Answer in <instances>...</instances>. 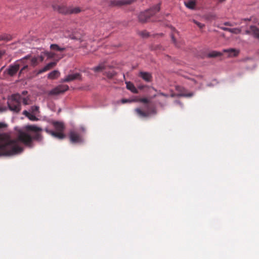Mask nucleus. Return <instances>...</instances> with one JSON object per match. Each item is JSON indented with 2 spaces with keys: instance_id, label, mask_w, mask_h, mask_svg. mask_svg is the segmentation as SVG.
<instances>
[{
  "instance_id": "473e14b6",
  "label": "nucleus",
  "mask_w": 259,
  "mask_h": 259,
  "mask_svg": "<svg viewBox=\"0 0 259 259\" xmlns=\"http://www.w3.org/2000/svg\"><path fill=\"white\" fill-rule=\"evenodd\" d=\"M37 59H38V61L39 62V63L40 62H42L44 60V58L45 57L42 55H40V56H38L37 57H36Z\"/></svg>"
},
{
  "instance_id": "9d476101",
  "label": "nucleus",
  "mask_w": 259,
  "mask_h": 259,
  "mask_svg": "<svg viewBox=\"0 0 259 259\" xmlns=\"http://www.w3.org/2000/svg\"><path fill=\"white\" fill-rule=\"evenodd\" d=\"M69 89V87L66 84H61L58 85L56 88L51 90L50 92V94L51 95H58L61 93H63Z\"/></svg>"
},
{
  "instance_id": "37998d69",
  "label": "nucleus",
  "mask_w": 259,
  "mask_h": 259,
  "mask_svg": "<svg viewBox=\"0 0 259 259\" xmlns=\"http://www.w3.org/2000/svg\"><path fill=\"white\" fill-rule=\"evenodd\" d=\"M223 29L224 30H225V31H227L230 32L231 28H228V27H224V28H223Z\"/></svg>"
},
{
  "instance_id": "423d86ee",
  "label": "nucleus",
  "mask_w": 259,
  "mask_h": 259,
  "mask_svg": "<svg viewBox=\"0 0 259 259\" xmlns=\"http://www.w3.org/2000/svg\"><path fill=\"white\" fill-rule=\"evenodd\" d=\"M136 0H106L107 4L112 7H120L134 3Z\"/></svg>"
},
{
  "instance_id": "de8ad7c7",
  "label": "nucleus",
  "mask_w": 259,
  "mask_h": 259,
  "mask_svg": "<svg viewBox=\"0 0 259 259\" xmlns=\"http://www.w3.org/2000/svg\"><path fill=\"white\" fill-rule=\"evenodd\" d=\"M170 96H171V97H175V95H174V94H171Z\"/></svg>"
},
{
  "instance_id": "412c9836",
  "label": "nucleus",
  "mask_w": 259,
  "mask_h": 259,
  "mask_svg": "<svg viewBox=\"0 0 259 259\" xmlns=\"http://www.w3.org/2000/svg\"><path fill=\"white\" fill-rule=\"evenodd\" d=\"M60 75V72L58 70H54L50 72L48 76V78L54 79L57 78Z\"/></svg>"
},
{
  "instance_id": "4be33fe9",
  "label": "nucleus",
  "mask_w": 259,
  "mask_h": 259,
  "mask_svg": "<svg viewBox=\"0 0 259 259\" xmlns=\"http://www.w3.org/2000/svg\"><path fill=\"white\" fill-rule=\"evenodd\" d=\"M185 6L190 9H194L196 6V3L193 0L189 1L187 2H185Z\"/></svg>"
},
{
  "instance_id": "f704fd0d",
  "label": "nucleus",
  "mask_w": 259,
  "mask_h": 259,
  "mask_svg": "<svg viewBox=\"0 0 259 259\" xmlns=\"http://www.w3.org/2000/svg\"><path fill=\"white\" fill-rule=\"evenodd\" d=\"M28 100L29 99L27 98H22V102L24 105H28L29 104Z\"/></svg>"
},
{
  "instance_id": "09e8293b",
  "label": "nucleus",
  "mask_w": 259,
  "mask_h": 259,
  "mask_svg": "<svg viewBox=\"0 0 259 259\" xmlns=\"http://www.w3.org/2000/svg\"><path fill=\"white\" fill-rule=\"evenodd\" d=\"M152 89H153V90H154L155 92H157V91L155 89H154V88H152Z\"/></svg>"
},
{
  "instance_id": "39448f33",
  "label": "nucleus",
  "mask_w": 259,
  "mask_h": 259,
  "mask_svg": "<svg viewBox=\"0 0 259 259\" xmlns=\"http://www.w3.org/2000/svg\"><path fill=\"white\" fill-rule=\"evenodd\" d=\"M30 60V65L33 67L39 64L38 59H37L36 57H31L30 55L26 56L20 60V62L23 64V66L19 71V75L25 72H27L29 70L28 66L26 63V60Z\"/></svg>"
},
{
  "instance_id": "6ab92c4d",
  "label": "nucleus",
  "mask_w": 259,
  "mask_h": 259,
  "mask_svg": "<svg viewBox=\"0 0 259 259\" xmlns=\"http://www.w3.org/2000/svg\"><path fill=\"white\" fill-rule=\"evenodd\" d=\"M126 88L134 93H138V90L134 85V84L131 82H126Z\"/></svg>"
},
{
  "instance_id": "cd10ccee",
  "label": "nucleus",
  "mask_w": 259,
  "mask_h": 259,
  "mask_svg": "<svg viewBox=\"0 0 259 259\" xmlns=\"http://www.w3.org/2000/svg\"><path fill=\"white\" fill-rule=\"evenodd\" d=\"M31 112L34 114H36L39 112V107L37 106H33L31 107Z\"/></svg>"
},
{
  "instance_id": "49530a36",
  "label": "nucleus",
  "mask_w": 259,
  "mask_h": 259,
  "mask_svg": "<svg viewBox=\"0 0 259 259\" xmlns=\"http://www.w3.org/2000/svg\"><path fill=\"white\" fill-rule=\"evenodd\" d=\"M157 96V95H156V94H155V95H153V96L152 97V98H155Z\"/></svg>"
},
{
  "instance_id": "4c0bfd02",
  "label": "nucleus",
  "mask_w": 259,
  "mask_h": 259,
  "mask_svg": "<svg viewBox=\"0 0 259 259\" xmlns=\"http://www.w3.org/2000/svg\"><path fill=\"white\" fill-rule=\"evenodd\" d=\"M121 101V103H123V104H124V103H126L132 102L131 100H130L128 99H122Z\"/></svg>"
},
{
  "instance_id": "b1692460",
  "label": "nucleus",
  "mask_w": 259,
  "mask_h": 259,
  "mask_svg": "<svg viewBox=\"0 0 259 259\" xmlns=\"http://www.w3.org/2000/svg\"><path fill=\"white\" fill-rule=\"evenodd\" d=\"M224 52L230 53V55H232L233 56H236L239 54V51L234 49L224 50Z\"/></svg>"
},
{
  "instance_id": "f257e3e1",
  "label": "nucleus",
  "mask_w": 259,
  "mask_h": 259,
  "mask_svg": "<svg viewBox=\"0 0 259 259\" xmlns=\"http://www.w3.org/2000/svg\"><path fill=\"white\" fill-rule=\"evenodd\" d=\"M33 139L41 141L42 136L40 134L36 133L32 138L28 134L21 132L16 140L12 139L7 134H0V156H10L20 153L23 149L20 146L19 141L26 146H31Z\"/></svg>"
},
{
  "instance_id": "8fccbe9b",
  "label": "nucleus",
  "mask_w": 259,
  "mask_h": 259,
  "mask_svg": "<svg viewBox=\"0 0 259 259\" xmlns=\"http://www.w3.org/2000/svg\"><path fill=\"white\" fill-rule=\"evenodd\" d=\"M225 1V0H220V2H222Z\"/></svg>"
},
{
  "instance_id": "4468645a",
  "label": "nucleus",
  "mask_w": 259,
  "mask_h": 259,
  "mask_svg": "<svg viewBox=\"0 0 259 259\" xmlns=\"http://www.w3.org/2000/svg\"><path fill=\"white\" fill-rule=\"evenodd\" d=\"M57 64V62H52L46 65L44 68L39 70L37 73V74H40L45 72L48 70H49L51 68L54 67Z\"/></svg>"
},
{
  "instance_id": "f03ea898",
  "label": "nucleus",
  "mask_w": 259,
  "mask_h": 259,
  "mask_svg": "<svg viewBox=\"0 0 259 259\" xmlns=\"http://www.w3.org/2000/svg\"><path fill=\"white\" fill-rule=\"evenodd\" d=\"M22 97L20 95H12L8 99L7 104L9 110L18 113L21 109Z\"/></svg>"
},
{
  "instance_id": "a878e982",
  "label": "nucleus",
  "mask_w": 259,
  "mask_h": 259,
  "mask_svg": "<svg viewBox=\"0 0 259 259\" xmlns=\"http://www.w3.org/2000/svg\"><path fill=\"white\" fill-rule=\"evenodd\" d=\"M44 55L48 57L49 59L54 58L56 57H57V55L54 52H46L44 53Z\"/></svg>"
},
{
  "instance_id": "9b49d317",
  "label": "nucleus",
  "mask_w": 259,
  "mask_h": 259,
  "mask_svg": "<svg viewBox=\"0 0 259 259\" xmlns=\"http://www.w3.org/2000/svg\"><path fill=\"white\" fill-rule=\"evenodd\" d=\"M75 79L81 80V75L79 73H75L67 75L65 78L62 79V82H69Z\"/></svg>"
},
{
  "instance_id": "7ed1b4c3",
  "label": "nucleus",
  "mask_w": 259,
  "mask_h": 259,
  "mask_svg": "<svg viewBox=\"0 0 259 259\" xmlns=\"http://www.w3.org/2000/svg\"><path fill=\"white\" fill-rule=\"evenodd\" d=\"M53 125L56 132L49 130L48 128H46L45 131L57 139H63L65 137V135L63 133L65 128L64 124L61 122L54 121L53 122Z\"/></svg>"
},
{
  "instance_id": "2f4dec72",
  "label": "nucleus",
  "mask_w": 259,
  "mask_h": 259,
  "mask_svg": "<svg viewBox=\"0 0 259 259\" xmlns=\"http://www.w3.org/2000/svg\"><path fill=\"white\" fill-rule=\"evenodd\" d=\"M193 22L196 24L200 28H202L204 26V25L203 24H202L196 20H194Z\"/></svg>"
},
{
  "instance_id": "58836bf2",
  "label": "nucleus",
  "mask_w": 259,
  "mask_h": 259,
  "mask_svg": "<svg viewBox=\"0 0 259 259\" xmlns=\"http://www.w3.org/2000/svg\"><path fill=\"white\" fill-rule=\"evenodd\" d=\"M7 125L4 122H0V129L6 127Z\"/></svg>"
},
{
  "instance_id": "3c124183",
  "label": "nucleus",
  "mask_w": 259,
  "mask_h": 259,
  "mask_svg": "<svg viewBox=\"0 0 259 259\" xmlns=\"http://www.w3.org/2000/svg\"><path fill=\"white\" fill-rule=\"evenodd\" d=\"M225 25H229V24H228V23H225Z\"/></svg>"
},
{
  "instance_id": "20e7f679",
  "label": "nucleus",
  "mask_w": 259,
  "mask_h": 259,
  "mask_svg": "<svg viewBox=\"0 0 259 259\" xmlns=\"http://www.w3.org/2000/svg\"><path fill=\"white\" fill-rule=\"evenodd\" d=\"M159 10L160 4H157L149 10L140 13L138 15L139 22L141 23H145L149 21L150 18L159 12Z\"/></svg>"
},
{
  "instance_id": "5701e85b",
  "label": "nucleus",
  "mask_w": 259,
  "mask_h": 259,
  "mask_svg": "<svg viewBox=\"0 0 259 259\" xmlns=\"http://www.w3.org/2000/svg\"><path fill=\"white\" fill-rule=\"evenodd\" d=\"M12 39V36L10 34H3L0 35V41L4 40L6 41H10Z\"/></svg>"
},
{
  "instance_id": "79ce46f5",
  "label": "nucleus",
  "mask_w": 259,
  "mask_h": 259,
  "mask_svg": "<svg viewBox=\"0 0 259 259\" xmlns=\"http://www.w3.org/2000/svg\"><path fill=\"white\" fill-rule=\"evenodd\" d=\"M29 114H30V113L26 110H24L23 112V114L25 115L27 117H28Z\"/></svg>"
},
{
  "instance_id": "c9c22d12",
  "label": "nucleus",
  "mask_w": 259,
  "mask_h": 259,
  "mask_svg": "<svg viewBox=\"0 0 259 259\" xmlns=\"http://www.w3.org/2000/svg\"><path fill=\"white\" fill-rule=\"evenodd\" d=\"M7 107H6V106H2V105L0 104V112H1L6 111H7Z\"/></svg>"
},
{
  "instance_id": "a19ab883",
  "label": "nucleus",
  "mask_w": 259,
  "mask_h": 259,
  "mask_svg": "<svg viewBox=\"0 0 259 259\" xmlns=\"http://www.w3.org/2000/svg\"><path fill=\"white\" fill-rule=\"evenodd\" d=\"M171 39H172L173 42L175 44L176 46H178V45L177 44L176 40L175 38L174 35L171 34Z\"/></svg>"
},
{
  "instance_id": "0eeeda50",
  "label": "nucleus",
  "mask_w": 259,
  "mask_h": 259,
  "mask_svg": "<svg viewBox=\"0 0 259 259\" xmlns=\"http://www.w3.org/2000/svg\"><path fill=\"white\" fill-rule=\"evenodd\" d=\"M21 65H23V64L20 62V60L17 61L13 65H11L6 72L9 75L13 76L18 72Z\"/></svg>"
},
{
  "instance_id": "1a4fd4ad",
  "label": "nucleus",
  "mask_w": 259,
  "mask_h": 259,
  "mask_svg": "<svg viewBox=\"0 0 259 259\" xmlns=\"http://www.w3.org/2000/svg\"><path fill=\"white\" fill-rule=\"evenodd\" d=\"M50 49L53 51L58 52L60 53L58 55H57L58 59L57 61L64 57V54H63L62 53L66 50L65 48L61 47L57 44H52L50 46Z\"/></svg>"
},
{
  "instance_id": "e433bc0d",
  "label": "nucleus",
  "mask_w": 259,
  "mask_h": 259,
  "mask_svg": "<svg viewBox=\"0 0 259 259\" xmlns=\"http://www.w3.org/2000/svg\"><path fill=\"white\" fill-rule=\"evenodd\" d=\"M245 33L246 34L248 35H251V26H250L249 29L246 30L245 31Z\"/></svg>"
},
{
  "instance_id": "aec40b11",
  "label": "nucleus",
  "mask_w": 259,
  "mask_h": 259,
  "mask_svg": "<svg viewBox=\"0 0 259 259\" xmlns=\"http://www.w3.org/2000/svg\"><path fill=\"white\" fill-rule=\"evenodd\" d=\"M82 11V9L79 7H69L68 14H78Z\"/></svg>"
},
{
  "instance_id": "393cba45",
  "label": "nucleus",
  "mask_w": 259,
  "mask_h": 259,
  "mask_svg": "<svg viewBox=\"0 0 259 259\" xmlns=\"http://www.w3.org/2000/svg\"><path fill=\"white\" fill-rule=\"evenodd\" d=\"M222 55V53L217 51H212L208 54V57L210 58L217 57Z\"/></svg>"
},
{
  "instance_id": "6e6552de",
  "label": "nucleus",
  "mask_w": 259,
  "mask_h": 259,
  "mask_svg": "<svg viewBox=\"0 0 259 259\" xmlns=\"http://www.w3.org/2000/svg\"><path fill=\"white\" fill-rule=\"evenodd\" d=\"M70 142L72 143H80L83 142L82 137L75 131H71L69 133Z\"/></svg>"
},
{
  "instance_id": "c756f323",
  "label": "nucleus",
  "mask_w": 259,
  "mask_h": 259,
  "mask_svg": "<svg viewBox=\"0 0 259 259\" xmlns=\"http://www.w3.org/2000/svg\"><path fill=\"white\" fill-rule=\"evenodd\" d=\"M35 115V114H34L33 113H30L27 118H28L29 119H30L31 121H37L38 119L37 117H36Z\"/></svg>"
},
{
  "instance_id": "2eb2a0df",
  "label": "nucleus",
  "mask_w": 259,
  "mask_h": 259,
  "mask_svg": "<svg viewBox=\"0 0 259 259\" xmlns=\"http://www.w3.org/2000/svg\"><path fill=\"white\" fill-rule=\"evenodd\" d=\"M139 76L146 82H151L152 81V76L149 72L141 71L139 73Z\"/></svg>"
},
{
  "instance_id": "f3484780",
  "label": "nucleus",
  "mask_w": 259,
  "mask_h": 259,
  "mask_svg": "<svg viewBox=\"0 0 259 259\" xmlns=\"http://www.w3.org/2000/svg\"><path fill=\"white\" fill-rule=\"evenodd\" d=\"M25 129L27 131H32L34 132H38L42 131V128L35 125H28L25 126Z\"/></svg>"
},
{
  "instance_id": "7c9ffc66",
  "label": "nucleus",
  "mask_w": 259,
  "mask_h": 259,
  "mask_svg": "<svg viewBox=\"0 0 259 259\" xmlns=\"http://www.w3.org/2000/svg\"><path fill=\"white\" fill-rule=\"evenodd\" d=\"M140 35L143 37H148L149 36V33L146 31H143L140 32Z\"/></svg>"
},
{
  "instance_id": "a211bd4d",
  "label": "nucleus",
  "mask_w": 259,
  "mask_h": 259,
  "mask_svg": "<svg viewBox=\"0 0 259 259\" xmlns=\"http://www.w3.org/2000/svg\"><path fill=\"white\" fill-rule=\"evenodd\" d=\"M106 69V65L105 63H101L98 66L92 68V70L96 72H99L103 71Z\"/></svg>"
},
{
  "instance_id": "c85d7f7f",
  "label": "nucleus",
  "mask_w": 259,
  "mask_h": 259,
  "mask_svg": "<svg viewBox=\"0 0 259 259\" xmlns=\"http://www.w3.org/2000/svg\"><path fill=\"white\" fill-rule=\"evenodd\" d=\"M241 30L238 28H231L230 32L234 34H239L241 32Z\"/></svg>"
},
{
  "instance_id": "a18cd8bd",
  "label": "nucleus",
  "mask_w": 259,
  "mask_h": 259,
  "mask_svg": "<svg viewBox=\"0 0 259 259\" xmlns=\"http://www.w3.org/2000/svg\"><path fill=\"white\" fill-rule=\"evenodd\" d=\"M3 53L2 51H0V58L2 57V56H3Z\"/></svg>"
},
{
  "instance_id": "72a5a7b5",
  "label": "nucleus",
  "mask_w": 259,
  "mask_h": 259,
  "mask_svg": "<svg viewBox=\"0 0 259 259\" xmlns=\"http://www.w3.org/2000/svg\"><path fill=\"white\" fill-rule=\"evenodd\" d=\"M141 102H142V103H149L150 101L147 99V98H141L139 100Z\"/></svg>"
},
{
  "instance_id": "603ef678",
  "label": "nucleus",
  "mask_w": 259,
  "mask_h": 259,
  "mask_svg": "<svg viewBox=\"0 0 259 259\" xmlns=\"http://www.w3.org/2000/svg\"><path fill=\"white\" fill-rule=\"evenodd\" d=\"M192 94H190L189 96H192Z\"/></svg>"
},
{
  "instance_id": "ddd939ff",
  "label": "nucleus",
  "mask_w": 259,
  "mask_h": 259,
  "mask_svg": "<svg viewBox=\"0 0 259 259\" xmlns=\"http://www.w3.org/2000/svg\"><path fill=\"white\" fill-rule=\"evenodd\" d=\"M54 9L57 11L59 13L63 14H68L69 7H67L64 6H54Z\"/></svg>"
},
{
  "instance_id": "dca6fc26",
  "label": "nucleus",
  "mask_w": 259,
  "mask_h": 259,
  "mask_svg": "<svg viewBox=\"0 0 259 259\" xmlns=\"http://www.w3.org/2000/svg\"><path fill=\"white\" fill-rule=\"evenodd\" d=\"M251 35L259 40V28L255 26L251 25Z\"/></svg>"
},
{
  "instance_id": "bb28decb",
  "label": "nucleus",
  "mask_w": 259,
  "mask_h": 259,
  "mask_svg": "<svg viewBox=\"0 0 259 259\" xmlns=\"http://www.w3.org/2000/svg\"><path fill=\"white\" fill-rule=\"evenodd\" d=\"M115 74L116 73L114 71H109L107 72H105L104 73V74L106 75L107 77L109 79H111L112 78H113V76L115 75Z\"/></svg>"
},
{
  "instance_id": "c03bdc74",
  "label": "nucleus",
  "mask_w": 259,
  "mask_h": 259,
  "mask_svg": "<svg viewBox=\"0 0 259 259\" xmlns=\"http://www.w3.org/2000/svg\"><path fill=\"white\" fill-rule=\"evenodd\" d=\"M191 80H192L194 84H197V81L195 79H191Z\"/></svg>"
},
{
  "instance_id": "f8f14e48",
  "label": "nucleus",
  "mask_w": 259,
  "mask_h": 259,
  "mask_svg": "<svg viewBox=\"0 0 259 259\" xmlns=\"http://www.w3.org/2000/svg\"><path fill=\"white\" fill-rule=\"evenodd\" d=\"M135 111L137 115L141 118H146L150 116L151 113L149 110H143V109L138 108L135 109Z\"/></svg>"
},
{
  "instance_id": "ea45409f",
  "label": "nucleus",
  "mask_w": 259,
  "mask_h": 259,
  "mask_svg": "<svg viewBox=\"0 0 259 259\" xmlns=\"http://www.w3.org/2000/svg\"><path fill=\"white\" fill-rule=\"evenodd\" d=\"M158 95H160V96H163V97H165L166 98L168 97V95H167V94H165L163 93H162V92H160V91H159L158 92Z\"/></svg>"
}]
</instances>
